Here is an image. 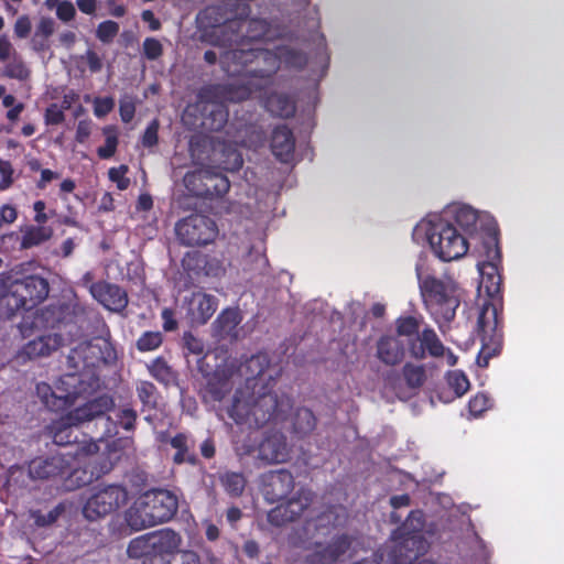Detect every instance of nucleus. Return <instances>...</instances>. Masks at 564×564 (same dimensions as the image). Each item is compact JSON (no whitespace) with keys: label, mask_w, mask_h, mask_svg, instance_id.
<instances>
[{"label":"nucleus","mask_w":564,"mask_h":564,"mask_svg":"<svg viewBox=\"0 0 564 564\" xmlns=\"http://www.w3.org/2000/svg\"><path fill=\"white\" fill-rule=\"evenodd\" d=\"M91 296L105 308L120 313L128 306V293L121 286L107 282H93L89 286Z\"/></svg>","instance_id":"5701e85b"},{"label":"nucleus","mask_w":564,"mask_h":564,"mask_svg":"<svg viewBox=\"0 0 564 564\" xmlns=\"http://www.w3.org/2000/svg\"><path fill=\"white\" fill-rule=\"evenodd\" d=\"M232 384L225 370H215L208 378L205 386V397L212 401H221L231 390Z\"/></svg>","instance_id":"c9c22d12"},{"label":"nucleus","mask_w":564,"mask_h":564,"mask_svg":"<svg viewBox=\"0 0 564 564\" xmlns=\"http://www.w3.org/2000/svg\"><path fill=\"white\" fill-rule=\"evenodd\" d=\"M115 399L104 393L70 410L68 412V420L73 423L84 424L97 419L107 417L108 412L115 410Z\"/></svg>","instance_id":"b1692460"},{"label":"nucleus","mask_w":564,"mask_h":564,"mask_svg":"<svg viewBox=\"0 0 564 564\" xmlns=\"http://www.w3.org/2000/svg\"><path fill=\"white\" fill-rule=\"evenodd\" d=\"M260 52H271L260 47L231 48L220 54L221 69L228 76H243L256 84L263 85V89L272 82L273 75H264L257 69L264 68V63L258 61Z\"/></svg>","instance_id":"6e6552de"},{"label":"nucleus","mask_w":564,"mask_h":564,"mask_svg":"<svg viewBox=\"0 0 564 564\" xmlns=\"http://www.w3.org/2000/svg\"><path fill=\"white\" fill-rule=\"evenodd\" d=\"M200 126L209 131H220L229 118L228 109L219 99H199Z\"/></svg>","instance_id":"a878e982"},{"label":"nucleus","mask_w":564,"mask_h":564,"mask_svg":"<svg viewBox=\"0 0 564 564\" xmlns=\"http://www.w3.org/2000/svg\"><path fill=\"white\" fill-rule=\"evenodd\" d=\"M235 17L220 4L208 6L199 11L197 22L204 29V40L210 45L227 47L236 39L235 32L241 24Z\"/></svg>","instance_id":"0eeeda50"},{"label":"nucleus","mask_w":564,"mask_h":564,"mask_svg":"<svg viewBox=\"0 0 564 564\" xmlns=\"http://www.w3.org/2000/svg\"><path fill=\"white\" fill-rule=\"evenodd\" d=\"M270 148L276 160L283 163L291 162L295 151L293 131L286 124L276 126L271 134Z\"/></svg>","instance_id":"cd10ccee"},{"label":"nucleus","mask_w":564,"mask_h":564,"mask_svg":"<svg viewBox=\"0 0 564 564\" xmlns=\"http://www.w3.org/2000/svg\"><path fill=\"white\" fill-rule=\"evenodd\" d=\"M35 357V341L30 340L21 350L17 352L13 358V364L18 367H23L33 361Z\"/></svg>","instance_id":"680f3d73"},{"label":"nucleus","mask_w":564,"mask_h":564,"mask_svg":"<svg viewBox=\"0 0 564 564\" xmlns=\"http://www.w3.org/2000/svg\"><path fill=\"white\" fill-rule=\"evenodd\" d=\"M424 528V512L420 509L410 511L401 525L391 533L393 546L388 553L391 564H411L429 551L430 543L423 534Z\"/></svg>","instance_id":"39448f33"},{"label":"nucleus","mask_w":564,"mask_h":564,"mask_svg":"<svg viewBox=\"0 0 564 564\" xmlns=\"http://www.w3.org/2000/svg\"><path fill=\"white\" fill-rule=\"evenodd\" d=\"M486 260L478 262L477 267L481 276L480 286L485 289L489 297L495 299L501 292V275L498 264L501 261V252L496 236L484 242Z\"/></svg>","instance_id":"4468645a"},{"label":"nucleus","mask_w":564,"mask_h":564,"mask_svg":"<svg viewBox=\"0 0 564 564\" xmlns=\"http://www.w3.org/2000/svg\"><path fill=\"white\" fill-rule=\"evenodd\" d=\"M218 161L220 169L227 172H237L243 164L242 154L231 144H224Z\"/></svg>","instance_id":"c03bdc74"},{"label":"nucleus","mask_w":564,"mask_h":564,"mask_svg":"<svg viewBox=\"0 0 564 564\" xmlns=\"http://www.w3.org/2000/svg\"><path fill=\"white\" fill-rule=\"evenodd\" d=\"M75 456L69 458V469L62 479V486L65 490L72 491L80 487L91 484L95 479L94 471L91 470L88 463H84L82 466H73Z\"/></svg>","instance_id":"72a5a7b5"},{"label":"nucleus","mask_w":564,"mask_h":564,"mask_svg":"<svg viewBox=\"0 0 564 564\" xmlns=\"http://www.w3.org/2000/svg\"><path fill=\"white\" fill-rule=\"evenodd\" d=\"M115 107V101L111 97H97L94 101V113L98 118L107 116Z\"/></svg>","instance_id":"338daca9"},{"label":"nucleus","mask_w":564,"mask_h":564,"mask_svg":"<svg viewBox=\"0 0 564 564\" xmlns=\"http://www.w3.org/2000/svg\"><path fill=\"white\" fill-rule=\"evenodd\" d=\"M45 123L47 126L59 124L65 120L64 110L56 104H51L44 115Z\"/></svg>","instance_id":"69168bd1"},{"label":"nucleus","mask_w":564,"mask_h":564,"mask_svg":"<svg viewBox=\"0 0 564 564\" xmlns=\"http://www.w3.org/2000/svg\"><path fill=\"white\" fill-rule=\"evenodd\" d=\"M178 510L177 497L166 489L142 494L126 511L124 519L133 531L170 521Z\"/></svg>","instance_id":"20e7f679"},{"label":"nucleus","mask_w":564,"mask_h":564,"mask_svg":"<svg viewBox=\"0 0 564 564\" xmlns=\"http://www.w3.org/2000/svg\"><path fill=\"white\" fill-rule=\"evenodd\" d=\"M422 317L400 316L395 319V332L398 336L412 337L420 335Z\"/></svg>","instance_id":"8fccbe9b"},{"label":"nucleus","mask_w":564,"mask_h":564,"mask_svg":"<svg viewBox=\"0 0 564 564\" xmlns=\"http://www.w3.org/2000/svg\"><path fill=\"white\" fill-rule=\"evenodd\" d=\"M120 30L119 24L116 21L107 20L102 21L98 24L96 30V37L105 43H111L113 39L118 35Z\"/></svg>","instance_id":"6e6d98bb"},{"label":"nucleus","mask_w":564,"mask_h":564,"mask_svg":"<svg viewBox=\"0 0 564 564\" xmlns=\"http://www.w3.org/2000/svg\"><path fill=\"white\" fill-rule=\"evenodd\" d=\"M446 382L454 392V398L463 397L470 387L467 376L462 370L448 371L446 375Z\"/></svg>","instance_id":"864d4df0"},{"label":"nucleus","mask_w":564,"mask_h":564,"mask_svg":"<svg viewBox=\"0 0 564 564\" xmlns=\"http://www.w3.org/2000/svg\"><path fill=\"white\" fill-rule=\"evenodd\" d=\"M149 373L160 383L164 386H169L170 383L176 380V372L173 368L167 364L165 358L156 357L148 365Z\"/></svg>","instance_id":"79ce46f5"},{"label":"nucleus","mask_w":564,"mask_h":564,"mask_svg":"<svg viewBox=\"0 0 564 564\" xmlns=\"http://www.w3.org/2000/svg\"><path fill=\"white\" fill-rule=\"evenodd\" d=\"M105 135V145L99 147L97 154L100 159H110L115 155L118 147V130L115 126H106L102 128Z\"/></svg>","instance_id":"09e8293b"},{"label":"nucleus","mask_w":564,"mask_h":564,"mask_svg":"<svg viewBox=\"0 0 564 564\" xmlns=\"http://www.w3.org/2000/svg\"><path fill=\"white\" fill-rule=\"evenodd\" d=\"M76 15V9L70 1L63 0L56 9V17L63 22L72 21Z\"/></svg>","instance_id":"774afa93"},{"label":"nucleus","mask_w":564,"mask_h":564,"mask_svg":"<svg viewBox=\"0 0 564 564\" xmlns=\"http://www.w3.org/2000/svg\"><path fill=\"white\" fill-rule=\"evenodd\" d=\"M286 437L281 432H267L258 446V458L268 464H280L289 459Z\"/></svg>","instance_id":"393cba45"},{"label":"nucleus","mask_w":564,"mask_h":564,"mask_svg":"<svg viewBox=\"0 0 564 564\" xmlns=\"http://www.w3.org/2000/svg\"><path fill=\"white\" fill-rule=\"evenodd\" d=\"M143 54L150 61H155L163 54V46L155 37H147L142 44Z\"/></svg>","instance_id":"052dcab7"},{"label":"nucleus","mask_w":564,"mask_h":564,"mask_svg":"<svg viewBox=\"0 0 564 564\" xmlns=\"http://www.w3.org/2000/svg\"><path fill=\"white\" fill-rule=\"evenodd\" d=\"M68 314L69 306L59 301L48 304L41 310L37 308V329L40 327L55 329L65 322Z\"/></svg>","instance_id":"473e14b6"},{"label":"nucleus","mask_w":564,"mask_h":564,"mask_svg":"<svg viewBox=\"0 0 564 564\" xmlns=\"http://www.w3.org/2000/svg\"><path fill=\"white\" fill-rule=\"evenodd\" d=\"M220 482L226 492L232 497L242 495L246 487V478L241 473L227 471L220 476Z\"/></svg>","instance_id":"49530a36"},{"label":"nucleus","mask_w":564,"mask_h":564,"mask_svg":"<svg viewBox=\"0 0 564 564\" xmlns=\"http://www.w3.org/2000/svg\"><path fill=\"white\" fill-rule=\"evenodd\" d=\"M182 545L176 531L164 528L132 539L127 547L130 558H142L141 564H172V557Z\"/></svg>","instance_id":"423d86ee"},{"label":"nucleus","mask_w":564,"mask_h":564,"mask_svg":"<svg viewBox=\"0 0 564 564\" xmlns=\"http://www.w3.org/2000/svg\"><path fill=\"white\" fill-rule=\"evenodd\" d=\"M170 445L175 449V453L172 457L174 465H202L197 454L193 451V440L186 433H176L173 437H171Z\"/></svg>","instance_id":"2f4dec72"},{"label":"nucleus","mask_w":564,"mask_h":564,"mask_svg":"<svg viewBox=\"0 0 564 564\" xmlns=\"http://www.w3.org/2000/svg\"><path fill=\"white\" fill-rule=\"evenodd\" d=\"M345 518L346 511L343 507L329 506L314 520L307 521L305 530L310 531L311 528H314L318 534L327 536L332 530L345 521Z\"/></svg>","instance_id":"c756f323"},{"label":"nucleus","mask_w":564,"mask_h":564,"mask_svg":"<svg viewBox=\"0 0 564 564\" xmlns=\"http://www.w3.org/2000/svg\"><path fill=\"white\" fill-rule=\"evenodd\" d=\"M241 322V316L237 310H224L214 322V328L218 336L226 338L236 333L237 326Z\"/></svg>","instance_id":"ea45409f"},{"label":"nucleus","mask_w":564,"mask_h":564,"mask_svg":"<svg viewBox=\"0 0 564 564\" xmlns=\"http://www.w3.org/2000/svg\"><path fill=\"white\" fill-rule=\"evenodd\" d=\"M184 348L187 354L203 356L205 346L202 339L194 336L191 332H185L183 335Z\"/></svg>","instance_id":"bf43d9fd"},{"label":"nucleus","mask_w":564,"mask_h":564,"mask_svg":"<svg viewBox=\"0 0 564 564\" xmlns=\"http://www.w3.org/2000/svg\"><path fill=\"white\" fill-rule=\"evenodd\" d=\"M314 498L315 494L311 489L300 488L294 496L268 512V521L275 527L293 522L308 509Z\"/></svg>","instance_id":"f3484780"},{"label":"nucleus","mask_w":564,"mask_h":564,"mask_svg":"<svg viewBox=\"0 0 564 564\" xmlns=\"http://www.w3.org/2000/svg\"><path fill=\"white\" fill-rule=\"evenodd\" d=\"M163 344V334L160 330L143 332L135 341V348L140 352L156 350Z\"/></svg>","instance_id":"3c124183"},{"label":"nucleus","mask_w":564,"mask_h":564,"mask_svg":"<svg viewBox=\"0 0 564 564\" xmlns=\"http://www.w3.org/2000/svg\"><path fill=\"white\" fill-rule=\"evenodd\" d=\"M250 8L245 6L242 13L235 17V20H240L241 24L235 32L237 36L230 42L227 47L236 46V48L252 47L253 42L264 40L269 36L271 31L270 23L265 19L249 18Z\"/></svg>","instance_id":"6ab92c4d"},{"label":"nucleus","mask_w":564,"mask_h":564,"mask_svg":"<svg viewBox=\"0 0 564 564\" xmlns=\"http://www.w3.org/2000/svg\"><path fill=\"white\" fill-rule=\"evenodd\" d=\"M478 215L469 206H460L455 209L454 220L465 231H473L476 227Z\"/></svg>","instance_id":"5fc2aeb1"},{"label":"nucleus","mask_w":564,"mask_h":564,"mask_svg":"<svg viewBox=\"0 0 564 564\" xmlns=\"http://www.w3.org/2000/svg\"><path fill=\"white\" fill-rule=\"evenodd\" d=\"M175 232L182 245L206 246L215 240L218 228L210 217L192 214L176 224Z\"/></svg>","instance_id":"f8f14e48"},{"label":"nucleus","mask_w":564,"mask_h":564,"mask_svg":"<svg viewBox=\"0 0 564 564\" xmlns=\"http://www.w3.org/2000/svg\"><path fill=\"white\" fill-rule=\"evenodd\" d=\"M63 340L62 335L57 333L37 335V357L50 356L63 345Z\"/></svg>","instance_id":"603ef678"},{"label":"nucleus","mask_w":564,"mask_h":564,"mask_svg":"<svg viewBox=\"0 0 564 564\" xmlns=\"http://www.w3.org/2000/svg\"><path fill=\"white\" fill-rule=\"evenodd\" d=\"M99 451L98 444L90 438L75 452L58 453L44 459L37 466V479L62 480L69 469V458L79 454L93 455Z\"/></svg>","instance_id":"aec40b11"},{"label":"nucleus","mask_w":564,"mask_h":564,"mask_svg":"<svg viewBox=\"0 0 564 564\" xmlns=\"http://www.w3.org/2000/svg\"><path fill=\"white\" fill-rule=\"evenodd\" d=\"M490 406H491V400L484 392H478L468 402V410L473 416L481 415Z\"/></svg>","instance_id":"13d9d810"},{"label":"nucleus","mask_w":564,"mask_h":564,"mask_svg":"<svg viewBox=\"0 0 564 564\" xmlns=\"http://www.w3.org/2000/svg\"><path fill=\"white\" fill-rule=\"evenodd\" d=\"M295 480L285 468L269 470L260 476V490L270 503L285 499L294 489Z\"/></svg>","instance_id":"412c9836"},{"label":"nucleus","mask_w":564,"mask_h":564,"mask_svg":"<svg viewBox=\"0 0 564 564\" xmlns=\"http://www.w3.org/2000/svg\"><path fill=\"white\" fill-rule=\"evenodd\" d=\"M184 182L195 196L207 199L223 197L230 188V182L226 175L207 170L187 173Z\"/></svg>","instance_id":"2eb2a0df"},{"label":"nucleus","mask_w":564,"mask_h":564,"mask_svg":"<svg viewBox=\"0 0 564 564\" xmlns=\"http://www.w3.org/2000/svg\"><path fill=\"white\" fill-rule=\"evenodd\" d=\"M206 264L207 256L197 250L186 252L182 259V267L188 275L208 274Z\"/></svg>","instance_id":"a18cd8bd"},{"label":"nucleus","mask_w":564,"mask_h":564,"mask_svg":"<svg viewBox=\"0 0 564 564\" xmlns=\"http://www.w3.org/2000/svg\"><path fill=\"white\" fill-rule=\"evenodd\" d=\"M258 61L264 63V68L257 69L264 75H274L280 65L283 64L289 69L302 70L307 62V55L297 48L286 45L276 46L274 52H260Z\"/></svg>","instance_id":"a211bd4d"},{"label":"nucleus","mask_w":564,"mask_h":564,"mask_svg":"<svg viewBox=\"0 0 564 564\" xmlns=\"http://www.w3.org/2000/svg\"><path fill=\"white\" fill-rule=\"evenodd\" d=\"M159 121L156 119L152 120L142 135V144L145 148H152L159 142Z\"/></svg>","instance_id":"0e129e2a"},{"label":"nucleus","mask_w":564,"mask_h":564,"mask_svg":"<svg viewBox=\"0 0 564 564\" xmlns=\"http://www.w3.org/2000/svg\"><path fill=\"white\" fill-rule=\"evenodd\" d=\"M268 367L269 360L265 355H252L238 369L240 376L245 377V383L236 390H254L261 384H268V389L274 388L275 379L272 376L265 378Z\"/></svg>","instance_id":"4be33fe9"},{"label":"nucleus","mask_w":564,"mask_h":564,"mask_svg":"<svg viewBox=\"0 0 564 564\" xmlns=\"http://www.w3.org/2000/svg\"><path fill=\"white\" fill-rule=\"evenodd\" d=\"M116 420L112 421L110 416L106 417L107 430L106 433L110 434L116 427H121L127 432H133L135 430V423L138 419L137 411L130 405H123L119 408L115 413Z\"/></svg>","instance_id":"4c0bfd02"},{"label":"nucleus","mask_w":564,"mask_h":564,"mask_svg":"<svg viewBox=\"0 0 564 564\" xmlns=\"http://www.w3.org/2000/svg\"><path fill=\"white\" fill-rule=\"evenodd\" d=\"M417 276L424 307L443 332L444 326H448L456 316L462 300L460 288L451 278L440 279L434 275L422 278L420 272Z\"/></svg>","instance_id":"7ed1b4c3"},{"label":"nucleus","mask_w":564,"mask_h":564,"mask_svg":"<svg viewBox=\"0 0 564 564\" xmlns=\"http://www.w3.org/2000/svg\"><path fill=\"white\" fill-rule=\"evenodd\" d=\"M44 209H45V204L44 202L42 200H37V216H36V220H37V231H36V237H37V245L42 241H45L47 239H50L53 235V230L52 228L50 227H45L44 224L47 219V215L44 213Z\"/></svg>","instance_id":"4d7b16f0"},{"label":"nucleus","mask_w":564,"mask_h":564,"mask_svg":"<svg viewBox=\"0 0 564 564\" xmlns=\"http://www.w3.org/2000/svg\"><path fill=\"white\" fill-rule=\"evenodd\" d=\"M478 335L482 341L481 349L477 356V365L487 367L490 358L499 354V348H491L487 343V338H491L501 329V319L496 305L484 304L477 321Z\"/></svg>","instance_id":"dca6fc26"},{"label":"nucleus","mask_w":564,"mask_h":564,"mask_svg":"<svg viewBox=\"0 0 564 564\" xmlns=\"http://www.w3.org/2000/svg\"><path fill=\"white\" fill-rule=\"evenodd\" d=\"M94 346L82 343L70 349L67 356V372L59 378L53 390L46 382H37V397L51 411L70 408L79 397L90 395L100 387L97 373V358L93 357Z\"/></svg>","instance_id":"f257e3e1"},{"label":"nucleus","mask_w":564,"mask_h":564,"mask_svg":"<svg viewBox=\"0 0 564 564\" xmlns=\"http://www.w3.org/2000/svg\"><path fill=\"white\" fill-rule=\"evenodd\" d=\"M228 83L212 84L200 89L198 99H219L221 102H240L250 98L251 94L263 89L248 77L232 76Z\"/></svg>","instance_id":"ddd939ff"},{"label":"nucleus","mask_w":564,"mask_h":564,"mask_svg":"<svg viewBox=\"0 0 564 564\" xmlns=\"http://www.w3.org/2000/svg\"><path fill=\"white\" fill-rule=\"evenodd\" d=\"M265 105L273 116L281 118H291L296 111L295 101L286 94H271Z\"/></svg>","instance_id":"58836bf2"},{"label":"nucleus","mask_w":564,"mask_h":564,"mask_svg":"<svg viewBox=\"0 0 564 564\" xmlns=\"http://www.w3.org/2000/svg\"><path fill=\"white\" fill-rule=\"evenodd\" d=\"M404 355V345L397 336L384 335L377 343V357L387 366L399 365Z\"/></svg>","instance_id":"7c9ffc66"},{"label":"nucleus","mask_w":564,"mask_h":564,"mask_svg":"<svg viewBox=\"0 0 564 564\" xmlns=\"http://www.w3.org/2000/svg\"><path fill=\"white\" fill-rule=\"evenodd\" d=\"M218 300L212 294L194 292L188 300V316L193 324L204 325L215 314Z\"/></svg>","instance_id":"bb28decb"},{"label":"nucleus","mask_w":564,"mask_h":564,"mask_svg":"<svg viewBox=\"0 0 564 564\" xmlns=\"http://www.w3.org/2000/svg\"><path fill=\"white\" fill-rule=\"evenodd\" d=\"M143 410H156L161 398L158 388L151 381H140L135 388Z\"/></svg>","instance_id":"37998d69"},{"label":"nucleus","mask_w":564,"mask_h":564,"mask_svg":"<svg viewBox=\"0 0 564 564\" xmlns=\"http://www.w3.org/2000/svg\"><path fill=\"white\" fill-rule=\"evenodd\" d=\"M426 236L434 254L442 261L457 260L468 251L466 238L443 218L431 223Z\"/></svg>","instance_id":"1a4fd4ad"},{"label":"nucleus","mask_w":564,"mask_h":564,"mask_svg":"<svg viewBox=\"0 0 564 564\" xmlns=\"http://www.w3.org/2000/svg\"><path fill=\"white\" fill-rule=\"evenodd\" d=\"M317 425V419L313 411L308 408H299L293 416V433L299 437H305L310 435Z\"/></svg>","instance_id":"a19ab883"},{"label":"nucleus","mask_w":564,"mask_h":564,"mask_svg":"<svg viewBox=\"0 0 564 564\" xmlns=\"http://www.w3.org/2000/svg\"><path fill=\"white\" fill-rule=\"evenodd\" d=\"M128 500V491L120 485L91 488L82 507L87 521H98L117 511Z\"/></svg>","instance_id":"9d476101"},{"label":"nucleus","mask_w":564,"mask_h":564,"mask_svg":"<svg viewBox=\"0 0 564 564\" xmlns=\"http://www.w3.org/2000/svg\"><path fill=\"white\" fill-rule=\"evenodd\" d=\"M13 304L9 303L13 313H21L19 330L23 338H29L35 329V278L33 275L14 280L8 288Z\"/></svg>","instance_id":"9b49d317"},{"label":"nucleus","mask_w":564,"mask_h":564,"mask_svg":"<svg viewBox=\"0 0 564 564\" xmlns=\"http://www.w3.org/2000/svg\"><path fill=\"white\" fill-rule=\"evenodd\" d=\"M402 375L409 388L417 389L423 386L426 380L424 366L406 362L402 368Z\"/></svg>","instance_id":"de8ad7c7"},{"label":"nucleus","mask_w":564,"mask_h":564,"mask_svg":"<svg viewBox=\"0 0 564 564\" xmlns=\"http://www.w3.org/2000/svg\"><path fill=\"white\" fill-rule=\"evenodd\" d=\"M79 425H82V424L70 422L68 420V413H67L64 417H62L61 423L58 425L54 426L53 442L59 446H68V445L77 444L76 451H78L83 446L84 442L90 441V440H88V441L84 440L83 442L78 441V432L76 431V427H78Z\"/></svg>","instance_id":"f704fd0d"},{"label":"nucleus","mask_w":564,"mask_h":564,"mask_svg":"<svg viewBox=\"0 0 564 564\" xmlns=\"http://www.w3.org/2000/svg\"><path fill=\"white\" fill-rule=\"evenodd\" d=\"M351 546V539L348 534H340L333 539L317 555L323 564L336 563Z\"/></svg>","instance_id":"e433bc0d"},{"label":"nucleus","mask_w":564,"mask_h":564,"mask_svg":"<svg viewBox=\"0 0 564 564\" xmlns=\"http://www.w3.org/2000/svg\"><path fill=\"white\" fill-rule=\"evenodd\" d=\"M291 408L290 397H279L273 388L261 384L254 390H236L227 412L236 424L260 429L268 423L285 420Z\"/></svg>","instance_id":"f03ea898"},{"label":"nucleus","mask_w":564,"mask_h":564,"mask_svg":"<svg viewBox=\"0 0 564 564\" xmlns=\"http://www.w3.org/2000/svg\"><path fill=\"white\" fill-rule=\"evenodd\" d=\"M87 463L88 465H90L96 480L102 477L104 475L108 474L112 469V464L108 457L89 459Z\"/></svg>","instance_id":"e2e57ef3"},{"label":"nucleus","mask_w":564,"mask_h":564,"mask_svg":"<svg viewBox=\"0 0 564 564\" xmlns=\"http://www.w3.org/2000/svg\"><path fill=\"white\" fill-rule=\"evenodd\" d=\"M419 345L416 343L410 345V352L413 358L421 360L425 358L426 354L434 358L444 356L445 346L433 328H424L419 335Z\"/></svg>","instance_id":"c85d7f7f"}]
</instances>
